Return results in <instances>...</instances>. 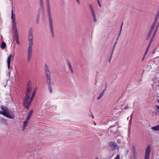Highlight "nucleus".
Wrapping results in <instances>:
<instances>
[{
    "mask_svg": "<svg viewBox=\"0 0 159 159\" xmlns=\"http://www.w3.org/2000/svg\"><path fill=\"white\" fill-rule=\"evenodd\" d=\"M159 18V11H158L155 17L154 21L153 23L152 24L151 27L150 29L149 30V31L148 34V37L147 39V40H148L149 39V38L150 37V36L151 35V34L152 33L153 31L154 30V32L152 36L151 39L149 43H148V45L147 47L148 48H149L153 40L154 37L156 34V32L157 30V29L158 28V26L159 25V22H157V25H156V23L157 21Z\"/></svg>",
    "mask_w": 159,
    "mask_h": 159,
    "instance_id": "f257e3e1",
    "label": "nucleus"
},
{
    "mask_svg": "<svg viewBox=\"0 0 159 159\" xmlns=\"http://www.w3.org/2000/svg\"><path fill=\"white\" fill-rule=\"evenodd\" d=\"M33 31L30 28L28 33V41L29 47L27 50V60L29 62H30L32 55V46L33 44Z\"/></svg>",
    "mask_w": 159,
    "mask_h": 159,
    "instance_id": "f03ea898",
    "label": "nucleus"
},
{
    "mask_svg": "<svg viewBox=\"0 0 159 159\" xmlns=\"http://www.w3.org/2000/svg\"><path fill=\"white\" fill-rule=\"evenodd\" d=\"M11 19L12 20V30L13 31V40L16 43L19 45L20 43L19 40V36L16 26V20L15 15L13 13V10H11Z\"/></svg>",
    "mask_w": 159,
    "mask_h": 159,
    "instance_id": "7ed1b4c3",
    "label": "nucleus"
},
{
    "mask_svg": "<svg viewBox=\"0 0 159 159\" xmlns=\"http://www.w3.org/2000/svg\"><path fill=\"white\" fill-rule=\"evenodd\" d=\"M46 5L47 16L48 17V22L50 31L52 36H53L54 33L53 27V21L51 10L50 5L49 2V0H46Z\"/></svg>",
    "mask_w": 159,
    "mask_h": 159,
    "instance_id": "20e7f679",
    "label": "nucleus"
},
{
    "mask_svg": "<svg viewBox=\"0 0 159 159\" xmlns=\"http://www.w3.org/2000/svg\"><path fill=\"white\" fill-rule=\"evenodd\" d=\"M44 70L46 76V83L48 88L49 92L51 94L52 93L53 90L51 85V73L49 67L47 64L44 65Z\"/></svg>",
    "mask_w": 159,
    "mask_h": 159,
    "instance_id": "39448f33",
    "label": "nucleus"
},
{
    "mask_svg": "<svg viewBox=\"0 0 159 159\" xmlns=\"http://www.w3.org/2000/svg\"><path fill=\"white\" fill-rule=\"evenodd\" d=\"M0 114L8 118L11 119H13L15 117V115L13 112L10 110L6 112L0 111Z\"/></svg>",
    "mask_w": 159,
    "mask_h": 159,
    "instance_id": "423d86ee",
    "label": "nucleus"
},
{
    "mask_svg": "<svg viewBox=\"0 0 159 159\" xmlns=\"http://www.w3.org/2000/svg\"><path fill=\"white\" fill-rule=\"evenodd\" d=\"M30 98V97L26 96L24 100L23 105L25 108L28 109L30 106L32 100Z\"/></svg>",
    "mask_w": 159,
    "mask_h": 159,
    "instance_id": "0eeeda50",
    "label": "nucleus"
},
{
    "mask_svg": "<svg viewBox=\"0 0 159 159\" xmlns=\"http://www.w3.org/2000/svg\"><path fill=\"white\" fill-rule=\"evenodd\" d=\"M151 152V146L150 144H148L145 149L144 159H149Z\"/></svg>",
    "mask_w": 159,
    "mask_h": 159,
    "instance_id": "6e6552de",
    "label": "nucleus"
},
{
    "mask_svg": "<svg viewBox=\"0 0 159 159\" xmlns=\"http://www.w3.org/2000/svg\"><path fill=\"white\" fill-rule=\"evenodd\" d=\"M132 149L133 153V157L134 159H137L138 157V154L136 146L133 145L132 146Z\"/></svg>",
    "mask_w": 159,
    "mask_h": 159,
    "instance_id": "1a4fd4ad",
    "label": "nucleus"
},
{
    "mask_svg": "<svg viewBox=\"0 0 159 159\" xmlns=\"http://www.w3.org/2000/svg\"><path fill=\"white\" fill-rule=\"evenodd\" d=\"M157 79L156 78L153 79V83L152 84V86H156V92H157V91L159 89V86L158 85L159 80H158V78H157Z\"/></svg>",
    "mask_w": 159,
    "mask_h": 159,
    "instance_id": "9d476101",
    "label": "nucleus"
},
{
    "mask_svg": "<svg viewBox=\"0 0 159 159\" xmlns=\"http://www.w3.org/2000/svg\"><path fill=\"white\" fill-rule=\"evenodd\" d=\"M109 145L113 149L116 150L118 148L117 144L114 142H111L110 143Z\"/></svg>",
    "mask_w": 159,
    "mask_h": 159,
    "instance_id": "9b49d317",
    "label": "nucleus"
},
{
    "mask_svg": "<svg viewBox=\"0 0 159 159\" xmlns=\"http://www.w3.org/2000/svg\"><path fill=\"white\" fill-rule=\"evenodd\" d=\"M12 55L11 54H10L8 57L7 59V66H8V68L10 70H11L12 69V68L11 67H10V63H11V57Z\"/></svg>",
    "mask_w": 159,
    "mask_h": 159,
    "instance_id": "f8f14e48",
    "label": "nucleus"
},
{
    "mask_svg": "<svg viewBox=\"0 0 159 159\" xmlns=\"http://www.w3.org/2000/svg\"><path fill=\"white\" fill-rule=\"evenodd\" d=\"M32 88L31 87H27L26 89V92L25 93L26 96H29L30 95V92L32 90Z\"/></svg>",
    "mask_w": 159,
    "mask_h": 159,
    "instance_id": "ddd939ff",
    "label": "nucleus"
},
{
    "mask_svg": "<svg viewBox=\"0 0 159 159\" xmlns=\"http://www.w3.org/2000/svg\"><path fill=\"white\" fill-rule=\"evenodd\" d=\"M67 65L69 70H70L71 74H73L74 73V71L72 67L71 66L70 62L69 61L67 62Z\"/></svg>",
    "mask_w": 159,
    "mask_h": 159,
    "instance_id": "4468645a",
    "label": "nucleus"
},
{
    "mask_svg": "<svg viewBox=\"0 0 159 159\" xmlns=\"http://www.w3.org/2000/svg\"><path fill=\"white\" fill-rule=\"evenodd\" d=\"M33 112V110L32 109H31L30 110L29 113H28V115L27 116L26 118V120H29L30 119L31 117L32 116V114Z\"/></svg>",
    "mask_w": 159,
    "mask_h": 159,
    "instance_id": "2eb2a0df",
    "label": "nucleus"
},
{
    "mask_svg": "<svg viewBox=\"0 0 159 159\" xmlns=\"http://www.w3.org/2000/svg\"><path fill=\"white\" fill-rule=\"evenodd\" d=\"M1 109L3 111H2L4 112L7 111L9 110L7 107H6L3 106L2 105H1Z\"/></svg>",
    "mask_w": 159,
    "mask_h": 159,
    "instance_id": "dca6fc26",
    "label": "nucleus"
},
{
    "mask_svg": "<svg viewBox=\"0 0 159 159\" xmlns=\"http://www.w3.org/2000/svg\"><path fill=\"white\" fill-rule=\"evenodd\" d=\"M28 121H29V120H27L26 119V120L24 122L23 125V129H22L23 130H24L26 129V127L27 126Z\"/></svg>",
    "mask_w": 159,
    "mask_h": 159,
    "instance_id": "f3484780",
    "label": "nucleus"
},
{
    "mask_svg": "<svg viewBox=\"0 0 159 159\" xmlns=\"http://www.w3.org/2000/svg\"><path fill=\"white\" fill-rule=\"evenodd\" d=\"M106 89V88L99 95V96L97 98V99L98 100L100 99L103 96L104 94V91Z\"/></svg>",
    "mask_w": 159,
    "mask_h": 159,
    "instance_id": "a211bd4d",
    "label": "nucleus"
},
{
    "mask_svg": "<svg viewBox=\"0 0 159 159\" xmlns=\"http://www.w3.org/2000/svg\"><path fill=\"white\" fill-rule=\"evenodd\" d=\"M156 108H155V111H153V114H155L156 115H157L158 113V111H159V106L158 105H157L156 106Z\"/></svg>",
    "mask_w": 159,
    "mask_h": 159,
    "instance_id": "6ab92c4d",
    "label": "nucleus"
},
{
    "mask_svg": "<svg viewBox=\"0 0 159 159\" xmlns=\"http://www.w3.org/2000/svg\"><path fill=\"white\" fill-rule=\"evenodd\" d=\"M151 129L154 131L159 130V125L151 127Z\"/></svg>",
    "mask_w": 159,
    "mask_h": 159,
    "instance_id": "aec40b11",
    "label": "nucleus"
},
{
    "mask_svg": "<svg viewBox=\"0 0 159 159\" xmlns=\"http://www.w3.org/2000/svg\"><path fill=\"white\" fill-rule=\"evenodd\" d=\"M37 88L36 87L34 89V91H33V92L32 94V96H31V100H33V98L34 97L35 95V93L36 92V91H37Z\"/></svg>",
    "mask_w": 159,
    "mask_h": 159,
    "instance_id": "412c9836",
    "label": "nucleus"
},
{
    "mask_svg": "<svg viewBox=\"0 0 159 159\" xmlns=\"http://www.w3.org/2000/svg\"><path fill=\"white\" fill-rule=\"evenodd\" d=\"M89 7L90 9V10L92 12V13L95 12L93 7L91 4H90L89 5Z\"/></svg>",
    "mask_w": 159,
    "mask_h": 159,
    "instance_id": "4be33fe9",
    "label": "nucleus"
},
{
    "mask_svg": "<svg viewBox=\"0 0 159 159\" xmlns=\"http://www.w3.org/2000/svg\"><path fill=\"white\" fill-rule=\"evenodd\" d=\"M92 16L93 17V20L94 22H96L97 21L95 15V12L92 13Z\"/></svg>",
    "mask_w": 159,
    "mask_h": 159,
    "instance_id": "5701e85b",
    "label": "nucleus"
},
{
    "mask_svg": "<svg viewBox=\"0 0 159 159\" xmlns=\"http://www.w3.org/2000/svg\"><path fill=\"white\" fill-rule=\"evenodd\" d=\"M130 120H129V127H130V126L132 124V113L131 115L130 116Z\"/></svg>",
    "mask_w": 159,
    "mask_h": 159,
    "instance_id": "b1692460",
    "label": "nucleus"
},
{
    "mask_svg": "<svg viewBox=\"0 0 159 159\" xmlns=\"http://www.w3.org/2000/svg\"><path fill=\"white\" fill-rule=\"evenodd\" d=\"M6 46V44L4 42H2L1 43V47L2 49L4 48Z\"/></svg>",
    "mask_w": 159,
    "mask_h": 159,
    "instance_id": "393cba45",
    "label": "nucleus"
},
{
    "mask_svg": "<svg viewBox=\"0 0 159 159\" xmlns=\"http://www.w3.org/2000/svg\"><path fill=\"white\" fill-rule=\"evenodd\" d=\"M39 4L41 7H43V0H39Z\"/></svg>",
    "mask_w": 159,
    "mask_h": 159,
    "instance_id": "a878e982",
    "label": "nucleus"
},
{
    "mask_svg": "<svg viewBox=\"0 0 159 159\" xmlns=\"http://www.w3.org/2000/svg\"><path fill=\"white\" fill-rule=\"evenodd\" d=\"M27 86L28 87H31L32 88V83L30 81H29L28 84H27Z\"/></svg>",
    "mask_w": 159,
    "mask_h": 159,
    "instance_id": "bb28decb",
    "label": "nucleus"
},
{
    "mask_svg": "<svg viewBox=\"0 0 159 159\" xmlns=\"http://www.w3.org/2000/svg\"><path fill=\"white\" fill-rule=\"evenodd\" d=\"M2 120L3 123L5 125H7V120L5 119H2Z\"/></svg>",
    "mask_w": 159,
    "mask_h": 159,
    "instance_id": "cd10ccee",
    "label": "nucleus"
},
{
    "mask_svg": "<svg viewBox=\"0 0 159 159\" xmlns=\"http://www.w3.org/2000/svg\"><path fill=\"white\" fill-rule=\"evenodd\" d=\"M121 30H122V27H120V31H119V33L118 34V36L117 37V40H118V39L119 38V36H120V34H121Z\"/></svg>",
    "mask_w": 159,
    "mask_h": 159,
    "instance_id": "c85d7f7f",
    "label": "nucleus"
},
{
    "mask_svg": "<svg viewBox=\"0 0 159 159\" xmlns=\"http://www.w3.org/2000/svg\"><path fill=\"white\" fill-rule=\"evenodd\" d=\"M158 58L157 57L155 59V60L154 61V63L156 65L157 64V60H158Z\"/></svg>",
    "mask_w": 159,
    "mask_h": 159,
    "instance_id": "c756f323",
    "label": "nucleus"
},
{
    "mask_svg": "<svg viewBox=\"0 0 159 159\" xmlns=\"http://www.w3.org/2000/svg\"><path fill=\"white\" fill-rule=\"evenodd\" d=\"M155 100H156L158 102H159V100L158 98V96H157L156 97H155Z\"/></svg>",
    "mask_w": 159,
    "mask_h": 159,
    "instance_id": "7c9ffc66",
    "label": "nucleus"
},
{
    "mask_svg": "<svg viewBox=\"0 0 159 159\" xmlns=\"http://www.w3.org/2000/svg\"><path fill=\"white\" fill-rule=\"evenodd\" d=\"M114 159H120L119 155H117L116 158Z\"/></svg>",
    "mask_w": 159,
    "mask_h": 159,
    "instance_id": "2f4dec72",
    "label": "nucleus"
},
{
    "mask_svg": "<svg viewBox=\"0 0 159 159\" xmlns=\"http://www.w3.org/2000/svg\"><path fill=\"white\" fill-rule=\"evenodd\" d=\"M118 40H116V41L115 42L114 44V45H113V47H115L116 46V45L117 43V41Z\"/></svg>",
    "mask_w": 159,
    "mask_h": 159,
    "instance_id": "473e14b6",
    "label": "nucleus"
},
{
    "mask_svg": "<svg viewBox=\"0 0 159 159\" xmlns=\"http://www.w3.org/2000/svg\"><path fill=\"white\" fill-rule=\"evenodd\" d=\"M129 108V107L127 105L124 108V110H126L127 109Z\"/></svg>",
    "mask_w": 159,
    "mask_h": 159,
    "instance_id": "72a5a7b5",
    "label": "nucleus"
},
{
    "mask_svg": "<svg viewBox=\"0 0 159 159\" xmlns=\"http://www.w3.org/2000/svg\"><path fill=\"white\" fill-rule=\"evenodd\" d=\"M76 2H77V3L79 4H80V0H76Z\"/></svg>",
    "mask_w": 159,
    "mask_h": 159,
    "instance_id": "f704fd0d",
    "label": "nucleus"
},
{
    "mask_svg": "<svg viewBox=\"0 0 159 159\" xmlns=\"http://www.w3.org/2000/svg\"><path fill=\"white\" fill-rule=\"evenodd\" d=\"M117 142L118 143H120L121 142L120 140L119 139H117Z\"/></svg>",
    "mask_w": 159,
    "mask_h": 159,
    "instance_id": "c9c22d12",
    "label": "nucleus"
},
{
    "mask_svg": "<svg viewBox=\"0 0 159 159\" xmlns=\"http://www.w3.org/2000/svg\"><path fill=\"white\" fill-rule=\"evenodd\" d=\"M98 2V5H99V6L100 7H101V4L100 2Z\"/></svg>",
    "mask_w": 159,
    "mask_h": 159,
    "instance_id": "e433bc0d",
    "label": "nucleus"
},
{
    "mask_svg": "<svg viewBox=\"0 0 159 159\" xmlns=\"http://www.w3.org/2000/svg\"><path fill=\"white\" fill-rule=\"evenodd\" d=\"M112 57V56L111 55H110L109 59H110V60H111Z\"/></svg>",
    "mask_w": 159,
    "mask_h": 159,
    "instance_id": "4c0bfd02",
    "label": "nucleus"
},
{
    "mask_svg": "<svg viewBox=\"0 0 159 159\" xmlns=\"http://www.w3.org/2000/svg\"><path fill=\"white\" fill-rule=\"evenodd\" d=\"M99 134L100 136H101L102 135V133L101 132H99Z\"/></svg>",
    "mask_w": 159,
    "mask_h": 159,
    "instance_id": "58836bf2",
    "label": "nucleus"
},
{
    "mask_svg": "<svg viewBox=\"0 0 159 159\" xmlns=\"http://www.w3.org/2000/svg\"><path fill=\"white\" fill-rule=\"evenodd\" d=\"M90 116H91L93 118H94L93 115L92 114H91L90 115Z\"/></svg>",
    "mask_w": 159,
    "mask_h": 159,
    "instance_id": "ea45409f",
    "label": "nucleus"
},
{
    "mask_svg": "<svg viewBox=\"0 0 159 159\" xmlns=\"http://www.w3.org/2000/svg\"><path fill=\"white\" fill-rule=\"evenodd\" d=\"M115 48L114 47H113L112 48V50H111V51H114V50L115 49Z\"/></svg>",
    "mask_w": 159,
    "mask_h": 159,
    "instance_id": "a19ab883",
    "label": "nucleus"
},
{
    "mask_svg": "<svg viewBox=\"0 0 159 159\" xmlns=\"http://www.w3.org/2000/svg\"><path fill=\"white\" fill-rule=\"evenodd\" d=\"M149 48L147 47L146 51L147 52H148Z\"/></svg>",
    "mask_w": 159,
    "mask_h": 159,
    "instance_id": "79ce46f5",
    "label": "nucleus"
},
{
    "mask_svg": "<svg viewBox=\"0 0 159 159\" xmlns=\"http://www.w3.org/2000/svg\"><path fill=\"white\" fill-rule=\"evenodd\" d=\"M39 22V19H37V21H36V23L38 24Z\"/></svg>",
    "mask_w": 159,
    "mask_h": 159,
    "instance_id": "37998d69",
    "label": "nucleus"
},
{
    "mask_svg": "<svg viewBox=\"0 0 159 159\" xmlns=\"http://www.w3.org/2000/svg\"><path fill=\"white\" fill-rule=\"evenodd\" d=\"M113 51H111L110 55H111L112 56V55L113 54Z\"/></svg>",
    "mask_w": 159,
    "mask_h": 159,
    "instance_id": "c03bdc74",
    "label": "nucleus"
},
{
    "mask_svg": "<svg viewBox=\"0 0 159 159\" xmlns=\"http://www.w3.org/2000/svg\"><path fill=\"white\" fill-rule=\"evenodd\" d=\"M110 131L111 132V133H113V132H115V131H114L113 130H110Z\"/></svg>",
    "mask_w": 159,
    "mask_h": 159,
    "instance_id": "a18cd8bd",
    "label": "nucleus"
},
{
    "mask_svg": "<svg viewBox=\"0 0 159 159\" xmlns=\"http://www.w3.org/2000/svg\"><path fill=\"white\" fill-rule=\"evenodd\" d=\"M148 52H147L146 51H145V54H144L145 55Z\"/></svg>",
    "mask_w": 159,
    "mask_h": 159,
    "instance_id": "49530a36",
    "label": "nucleus"
},
{
    "mask_svg": "<svg viewBox=\"0 0 159 159\" xmlns=\"http://www.w3.org/2000/svg\"><path fill=\"white\" fill-rule=\"evenodd\" d=\"M123 22H122V24H121V27H122V25H123Z\"/></svg>",
    "mask_w": 159,
    "mask_h": 159,
    "instance_id": "de8ad7c7",
    "label": "nucleus"
},
{
    "mask_svg": "<svg viewBox=\"0 0 159 159\" xmlns=\"http://www.w3.org/2000/svg\"><path fill=\"white\" fill-rule=\"evenodd\" d=\"M111 60H110V59H109V63H110L111 62Z\"/></svg>",
    "mask_w": 159,
    "mask_h": 159,
    "instance_id": "09e8293b",
    "label": "nucleus"
},
{
    "mask_svg": "<svg viewBox=\"0 0 159 159\" xmlns=\"http://www.w3.org/2000/svg\"><path fill=\"white\" fill-rule=\"evenodd\" d=\"M95 159H98V158L97 157H96Z\"/></svg>",
    "mask_w": 159,
    "mask_h": 159,
    "instance_id": "8fccbe9b",
    "label": "nucleus"
},
{
    "mask_svg": "<svg viewBox=\"0 0 159 159\" xmlns=\"http://www.w3.org/2000/svg\"><path fill=\"white\" fill-rule=\"evenodd\" d=\"M144 57H143V59H142V61L144 59Z\"/></svg>",
    "mask_w": 159,
    "mask_h": 159,
    "instance_id": "3c124183",
    "label": "nucleus"
},
{
    "mask_svg": "<svg viewBox=\"0 0 159 159\" xmlns=\"http://www.w3.org/2000/svg\"><path fill=\"white\" fill-rule=\"evenodd\" d=\"M97 0V2H99V0Z\"/></svg>",
    "mask_w": 159,
    "mask_h": 159,
    "instance_id": "603ef678",
    "label": "nucleus"
}]
</instances>
